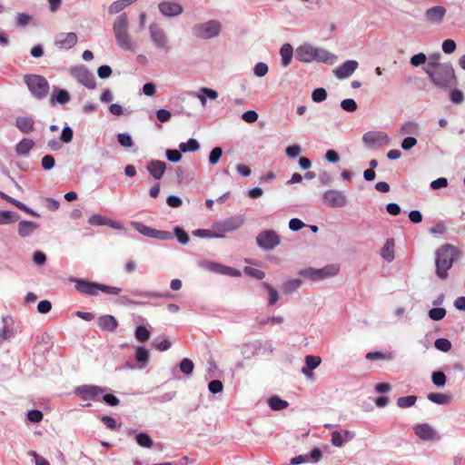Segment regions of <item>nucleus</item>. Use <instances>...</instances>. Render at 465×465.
<instances>
[{
  "mask_svg": "<svg viewBox=\"0 0 465 465\" xmlns=\"http://www.w3.org/2000/svg\"><path fill=\"white\" fill-rule=\"evenodd\" d=\"M456 256V248L450 244H445L436 252V273L439 278L445 280L448 271L451 268Z\"/></svg>",
  "mask_w": 465,
  "mask_h": 465,
  "instance_id": "f257e3e1",
  "label": "nucleus"
},
{
  "mask_svg": "<svg viewBox=\"0 0 465 465\" xmlns=\"http://www.w3.org/2000/svg\"><path fill=\"white\" fill-rule=\"evenodd\" d=\"M296 58L304 63L313 60L323 63H333L335 56L327 51L317 49L311 45H302L296 50Z\"/></svg>",
  "mask_w": 465,
  "mask_h": 465,
  "instance_id": "f03ea898",
  "label": "nucleus"
},
{
  "mask_svg": "<svg viewBox=\"0 0 465 465\" xmlns=\"http://www.w3.org/2000/svg\"><path fill=\"white\" fill-rule=\"evenodd\" d=\"M426 73L431 82L439 87H449L454 84V71L449 64L437 65L433 68H426Z\"/></svg>",
  "mask_w": 465,
  "mask_h": 465,
  "instance_id": "7ed1b4c3",
  "label": "nucleus"
},
{
  "mask_svg": "<svg viewBox=\"0 0 465 465\" xmlns=\"http://www.w3.org/2000/svg\"><path fill=\"white\" fill-rule=\"evenodd\" d=\"M128 18L127 15L125 13L120 15L116 17L114 25L113 30L114 36L117 40L118 45L126 50H133L134 45L131 41V37L127 32L128 30Z\"/></svg>",
  "mask_w": 465,
  "mask_h": 465,
  "instance_id": "20e7f679",
  "label": "nucleus"
},
{
  "mask_svg": "<svg viewBox=\"0 0 465 465\" xmlns=\"http://www.w3.org/2000/svg\"><path fill=\"white\" fill-rule=\"evenodd\" d=\"M24 82L35 98L41 100L47 96L49 93V84L44 76L26 74L24 76Z\"/></svg>",
  "mask_w": 465,
  "mask_h": 465,
  "instance_id": "39448f33",
  "label": "nucleus"
},
{
  "mask_svg": "<svg viewBox=\"0 0 465 465\" xmlns=\"http://www.w3.org/2000/svg\"><path fill=\"white\" fill-rule=\"evenodd\" d=\"M150 38L154 47L158 50L168 53L171 49L168 36L164 30L156 23L149 25Z\"/></svg>",
  "mask_w": 465,
  "mask_h": 465,
  "instance_id": "423d86ee",
  "label": "nucleus"
},
{
  "mask_svg": "<svg viewBox=\"0 0 465 465\" xmlns=\"http://www.w3.org/2000/svg\"><path fill=\"white\" fill-rule=\"evenodd\" d=\"M221 23L217 20H210L206 23L197 24L193 27V35L202 39H210L217 36L221 32Z\"/></svg>",
  "mask_w": 465,
  "mask_h": 465,
  "instance_id": "0eeeda50",
  "label": "nucleus"
},
{
  "mask_svg": "<svg viewBox=\"0 0 465 465\" xmlns=\"http://www.w3.org/2000/svg\"><path fill=\"white\" fill-rule=\"evenodd\" d=\"M339 266L335 264L327 265L322 269L308 268L301 271L300 274L313 281H321L335 276L339 272Z\"/></svg>",
  "mask_w": 465,
  "mask_h": 465,
  "instance_id": "6e6552de",
  "label": "nucleus"
},
{
  "mask_svg": "<svg viewBox=\"0 0 465 465\" xmlns=\"http://www.w3.org/2000/svg\"><path fill=\"white\" fill-rule=\"evenodd\" d=\"M279 235L272 230L261 232L256 237V242L263 250L271 251L280 244Z\"/></svg>",
  "mask_w": 465,
  "mask_h": 465,
  "instance_id": "1a4fd4ad",
  "label": "nucleus"
},
{
  "mask_svg": "<svg viewBox=\"0 0 465 465\" xmlns=\"http://www.w3.org/2000/svg\"><path fill=\"white\" fill-rule=\"evenodd\" d=\"M323 203L331 208L343 207L347 204L348 199L344 193L331 189L323 193Z\"/></svg>",
  "mask_w": 465,
  "mask_h": 465,
  "instance_id": "9d476101",
  "label": "nucleus"
},
{
  "mask_svg": "<svg viewBox=\"0 0 465 465\" xmlns=\"http://www.w3.org/2000/svg\"><path fill=\"white\" fill-rule=\"evenodd\" d=\"M134 228L139 232L141 234L153 239L159 240H171L173 239V234L167 231H160L153 228H151L142 223H134Z\"/></svg>",
  "mask_w": 465,
  "mask_h": 465,
  "instance_id": "9b49d317",
  "label": "nucleus"
},
{
  "mask_svg": "<svg viewBox=\"0 0 465 465\" xmlns=\"http://www.w3.org/2000/svg\"><path fill=\"white\" fill-rule=\"evenodd\" d=\"M75 391L83 400L99 401L106 391V388L95 385H83L77 387Z\"/></svg>",
  "mask_w": 465,
  "mask_h": 465,
  "instance_id": "f8f14e48",
  "label": "nucleus"
},
{
  "mask_svg": "<svg viewBox=\"0 0 465 465\" xmlns=\"http://www.w3.org/2000/svg\"><path fill=\"white\" fill-rule=\"evenodd\" d=\"M244 223V218L241 215L229 217L216 223L214 228L220 232H231L241 228Z\"/></svg>",
  "mask_w": 465,
  "mask_h": 465,
  "instance_id": "ddd939ff",
  "label": "nucleus"
},
{
  "mask_svg": "<svg viewBox=\"0 0 465 465\" xmlns=\"http://www.w3.org/2000/svg\"><path fill=\"white\" fill-rule=\"evenodd\" d=\"M446 13L447 10L444 6H433L427 9V11L424 14V19L428 24L439 25L443 21Z\"/></svg>",
  "mask_w": 465,
  "mask_h": 465,
  "instance_id": "4468645a",
  "label": "nucleus"
},
{
  "mask_svg": "<svg viewBox=\"0 0 465 465\" xmlns=\"http://www.w3.org/2000/svg\"><path fill=\"white\" fill-rule=\"evenodd\" d=\"M74 282L75 290L78 291L80 293L90 296H95L98 294V282H89L83 279H75L74 280Z\"/></svg>",
  "mask_w": 465,
  "mask_h": 465,
  "instance_id": "2eb2a0df",
  "label": "nucleus"
},
{
  "mask_svg": "<svg viewBox=\"0 0 465 465\" xmlns=\"http://www.w3.org/2000/svg\"><path fill=\"white\" fill-rule=\"evenodd\" d=\"M77 35L75 33H61L56 35L54 45L60 49H71L77 43Z\"/></svg>",
  "mask_w": 465,
  "mask_h": 465,
  "instance_id": "dca6fc26",
  "label": "nucleus"
},
{
  "mask_svg": "<svg viewBox=\"0 0 465 465\" xmlns=\"http://www.w3.org/2000/svg\"><path fill=\"white\" fill-rule=\"evenodd\" d=\"M158 8L164 16H177L183 11V6L175 2L163 1L158 5Z\"/></svg>",
  "mask_w": 465,
  "mask_h": 465,
  "instance_id": "f3484780",
  "label": "nucleus"
},
{
  "mask_svg": "<svg viewBox=\"0 0 465 465\" xmlns=\"http://www.w3.org/2000/svg\"><path fill=\"white\" fill-rule=\"evenodd\" d=\"M415 434L422 440H432L437 439V432L428 423L418 424L414 428Z\"/></svg>",
  "mask_w": 465,
  "mask_h": 465,
  "instance_id": "a211bd4d",
  "label": "nucleus"
},
{
  "mask_svg": "<svg viewBox=\"0 0 465 465\" xmlns=\"http://www.w3.org/2000/svg\"><path fill=\"white\" fill-rule=\"evenodd\" d=\"M76 79L85 87L93 89L95 87V78L92 73L85 68H79L75 72Z\"/></svg>",
  "mask_w": 465,
  "mask_h": 465,
  "instance_id": "6ab92c4d",
  "label": "nucleus"
},
{
  "mask_svg": "<svg viewBox=\"0 0 465 465\" xmlns=\"http://www.w3.org/2000/svg\"><path fill=\"white\" fill-rule=\"evenodd\" d=\"M147 170L154 179L160 180L166 170V163L163 161L152 160L147 164Z\"/></svg>",
  "mask_w": 465,
  "mask_h": 465,
  "instance_id": "aec40b11",
  "label": "nucleus"
},
{
  "mask_svg": "<svg viewBox=\"0 0 465 465\" xmlns=\"http://www.w3.org/2000/svg\"><path fill=\"white\" fill-rule=\"evenodd\" d=\"M358 67V63L354 60H348L344 62L337 70L335 71V75L339 79L347 78L351 75L354 71Z\"/></svg>",
  "mask_w": 465,
  "mask_h": 465,
  "instance_id": "412c9836",
  "label": "nucleus"
},
{
  "mask_svg": "<svg viewBox=\"0 0 465 465\" xmlns=\"http://www.w3.org/2000/svg\"><path fill=\"white\" fill-rule=\"evenodd\" d=\"M97 325L103 331H114L118 327V322L113 315L105 314L98 318Z\"/></svg>",
  "mask_w": 465,
  "mask_h": 465,
  "instance_id": "4be33fe9",
  "label": "nucleus"
},
{
  "mask_svg": "<svg viewBox=\"0 0 465 465\" xmlns=\"http://www.w3.org/2000/svg\"><path fill=\"white\" fill-rule=\"evenodd\" d=\"M322 362L319 356L308 355L305 357V366L302 368V373L307 376H312V371L316 369Z\"/></svg>",
  "mask_w": 465,
  "mask_h": 465,
  "instance_id": "5701e85b",
  "label": "nucleus"
},
{
  "mask_svg": "<svg viewBox=\"0 0 465 465\" xmlns=\"http://www.w3.org/2000/svg\"><path fill=\"white\" fill-rule=\"evenodd\" d=\"M38 224L31 221H21L18 223V234L21 237L31 235L37 228Z\"/></svg>",
  "mask_w": 465,
  "mask_h": 465,
  "instance_id": "b1692460",
  "label": "nucleus"
},
{
  "mask_svg": "<svg viewBox=\"0 0 465 465\" xmlns=\"http://www.w3.org/2000/svg\"><path fill=\"white\" fill-rule=\"evenodd\" d=\"M35 121L31 117H18L16 119L17 128L24 134H29L34 130Z\"/></svg>",
  "mask_w": 465,
  "mask_h": 465,
  "instance_id": "393cba45",
  "label": "nucleus"
},
{
  "mask_svg": "<svg viewBox=\"0 0 465 465\" xmlns=\"http://www.w3.org/2000/svg\"><path fill=\"white\" fill-rule=\"evenodd\" d=\"M70 101V94L66 90L61 89L54 91L50 98V104L54 105L55 103L64 104Z\"/></svg>",
  "mask_w": 465,
  "mask_h": 465,
  "instance_id": "a878e982",
  "label": "nucleus"
},
{
  "mask_svg": "<svg viewBox=\"0 0 465 465\" xmlns=\"http://www.w3.org/2000/svg\"><path fill=\"white\" fill-rule=\"evenodd\" d=\"M293 54L292 46L290 44H284L281 50L280 54L282 57V64L283 66H288L292 61Z\"/></svg>",
  "mask_w": 465,
  "mask_h": 465,
  "instance_id": "bb28decb",
  "label": "nucleus"
},
{
  "mask_svg": "<svg viewBox=\"0 0 465 465\" xmlns=\"http://www.w3.org/2000/svg\"><path fill=\"white\" fill-rule=\"evenodd\" d=\"M34 145L35 143L31 139L25 138L16 144L15 151L20 155H26Z\"/></svg>",
  "mask_w": 465,
  "mask_h": 465,
  "instance_id": "cd10ccee",
  "label": "nucleus"
},
{
  "mask_svg": "<svg viewBox=\"0 0 465 465\" xmlns=\"http://www.w3.org/2000/svg\"><path fill=\"white\" fill-rule=\"evenodd\" d=\"M135 1L136 0H117L109 6L108 11L111 15L118 14Z\"/></svg>",
  "mask_w": 465,
  "mask_h": 465,
  "instance_id": "c85d7f7f",
  "label": "nucleus"
},
{
  "mask_svg": "<svg viewBox=\"0 0 465 465\" xmlns=\"http://www.w3.org/2000/svg\"><path fill=\"white\" fill-rule=\"evenodd\" d=\"M428 400L437 404H448L450 401V396L439 393V392H430L428 394Z\"/></svg>",
  "mask_w": 465,
  "mask_h": 465,
  "instance_id": "c756f323",
  "label": "nucleus"
},
{
  "mask_svg": "<svg viewBox=\"0 0 465 465\" xmlns=\"http://www.w3.org/2000/svg\"><path fill=\"white\" fill-rule=\"evenodd\" d=\"M393 247L394 241L392 239H389L381 249V256L389 262L394 259Z\"/></svg>",
  "mask_w": 465,
  "mask_h": 465,
  "instance_id": "7c9ffc66",
  "label": "nucleus"
},
{
  "mask_svg": "<svg viewBox=\"0 0 465 465\" xmlns=\"http://www.w3.org/2000/svg\"><path fill=\"white\" fill-rule=\"evenodd\" d=\"M268 404L273 411H282L288 407V402L280 399L278 396H272L269 399Z\"/></svg>",
  "mask_w": 465,
  "mask_h": 465,
  "instance_id": "2f4dec72",
  "label": "nucleus"
},
{
  "mask_svg": "<svg viewBox=\"0 0 465 465\" xmlns=\"http://www.w3.org/2000/svg\"><path fill=\"white\" fill-rule=\"evenodd\" d=\"M200 148L199 143L195 139H189L186 143H181L179 149L183 153L195 152Z\"/></svg>",
  "mask_w": 465,
  "mask_h": 465,
  "instance_id": "473e14b6",
  "label": "nucleus"
},
{
  "mask_svg": "<svg viewBox=\"0 0 465 465\" xmlns=\"http://www.w3.org/2000/svg\"><path fill=\"white\" fill-rule=\"evenodd\" d=\"M417 401V397L414 395L400 397L397 400V406L401 409L410 408L413 406Z\"/></svg>",
  "mask_w": 465,
  "mask_h": 465,
  "instance_id": "72a5a7b5",
  "label": "nucleus"
},
{
  "mask_svg": "<svg viewBox=\"0 0 465 465\" xmlns=\"http://www.w3.org/2000/svg\"><path fill=\"white\" fill-rule=\"evenodd\" d=\"M366 359L374 361V360H386L391 361L393 359V354L391 352L382 353L380 351H370L366 354Z\"/></svg>",
  "mask_w": 465,
  "mask_h": 465,
  "instance_id": "f704fd0d",
  "label": "nucleus"
},
{
  "mask_svg": "<svg viewBox=\"0 0 465 465\" xmlns=\"http://www.w3.org/2000/svg\"><path fill=\"white\" fill-rule=\"evenodd\" d=\"M193 234L194 236L200 237V238H222L223 235L219 234L215 232L205 230V229H198L193 232Z\"/></svg>",
  "mask_w": 465,
  "mask_h": 465,
  "instance_id": "c9c22d12",
  "label": "nucleus"
},
{
  "mask_svg": "<svg viewBox=\"0 0 465 465\" xmlns=\"http://www.w3.org/2000/svg\"><path fill=\"white\" fill-rule=\"evenodd\" d=\"M136 442L143 448H151L153 446V440L151 437L144 432H141L136 435Z\"/></svg>",
  "mask_w": 465,
  "mask_h": 465,
  "instance_id": "e433bc0d",
  "label": "nucleus"
},
{
  "mask_svg": "<svg viewBox=\"0 0 465 465\" xmlns=\"http://www.w3.org/2000/svg\"><path fill=\"white\" fill-rule=\"evenodd\" d=\"M135 338L140 342H144L150 338V331L143 325H140L135 330Z\"/></svg>",
  "mask_w": 465,
  "mask_h": 465,
  "instance_id": "4c0bfd02",
  "label": "nucleus"
},
{
  "mask_svg": "<svg viewBox=\"0 0 465 465\" xmlns=\"http://www.w3.org/2000/svg\"><path fill=\"white\" fill-rule=\"evenodd\" d=\"M193 362L188 358L183 359L182 361L180 362V370L185 375L192 374L193 371Z\"/></svg>",
  "mask_w": 465,
  "mask_h": 465,
  "instance_id": "58836bf2",
  "label": "nucleus"
},
{
  "mask_svg": "<svg viewBox=\"0 0 465 465\" xmlns=\"http://www.w3.org/2000/svg\"><path fill=\"white\" fill-rule=\"evenodd\" d=\"M14 214L11 211H0V225L15 223L17 217H14Z\"/></svg>",
  "mask_w": 465,
  "mask_h": 465,
  "instance_id": "ea45409f",
  "label": "nucleus"
},
{
  "mask_svg": "<svg viewBox=\"0 0 465 465\" xmlns=\"http://www.w3.org/2000/svg\"><path fill=\"white\" fill-rule=\"evenodd\" d=\"M301 285L302 281L300 279L288 281L283 284V292L284 293H291L296 291Z\"/></svg>",
  "mask_w": 465,
  "mask_h": 465,
  "instance_id": "a19ab883",
  "label": "nucleus"
},
{
  "mask_svg": "<svg viewBox=\"0 0 465 465\" xmlns=\"http://www.w3.org/2000/svg\"><path fill=\"white\" fill-rule=\"evenodd\" d=\"M434 346L436 347V349L443 352H447L451 349L450 341L445 338L437 339L434 342Z\"/></svg>",
  "mask_w": 465,
  "mask_h": 465,
  "instance_id": "79ce46f5",
  "label": "nucleus"
},
{
  "mask_svg": "<svg viewBox=\"0 0 465 465\" xmlns=\"http://www.w3.org/2000/svg\"><path fill=\"white\" fill-rule=\"evenodd\" d=\"M135 357H136L137 361L140 362L143 366L149 361V352L143 347H138L136 350Z\"/></svg>",
  "mask_w": 465,
  "mask_h": 465,
  "instance_id": "37998d69",
  "label": "nucleus"
},
{
  "mask_svg": "<svg viewBox=\"0 0 465 465\" xmlns=\"http://www.w3.org/2000/svg\"><path fill=\"white\" fill-rule=\"evenodd\" d=\"M263 287L267 290V292L269 293V304L270 305L275 304L277 302V301L279 300L278 292L267 282H263Z\"/></svg>",
  "mask_w": 465,
  "mask_h": 465,
  "instance_id": "c03bdc74",
  "label": "nucleus"
},
{
  "mask_svg": "<svg viewBox=\"0 0 465 465\" xmlns=\"http://www.w3.org/2000/svg\"><path fill=\"white\" fill-rule=\"evenodd\" d=\"M431 380L437 387L444 386L446 383V376L442 371H434L431 375Z\"/></svg>",
  "mask_w": 465,
  "mask_h": 465,
  "instance_id": "a18cd8bd",
  "label": "nucleus"
},
{
  "mask_svg": "<svg viewBox=\"0 0 465 465\" xmlns=\"http://www.w3.org/2000/svg\"><path fill=\"white\" fill-rule=\"evenodd\" d=\"M446 315V310L444 308H432L429 312V316L433 321H440Z\"/></svg>",
  "mask_w": 465,
  "mask_h": 465,
  "instance_id": "49530a36",
  "label": "nucleus"
},
{
  "mask_svg": "<svg viewBox=\"0 0 465 465\" xmlns=\"http://www.w3.org/2000/svg\"><path fill=\"white\" fill-rule=\"evenodd\" d=\"M174 235L176 236L177 240L182 243V244H186L189 242V236L188 234L186 233V232L182 229L181 227H178L176 226L174 228Z\"/></svg>",
  "mask_w": 465,
  "mask_h": 465,
  "instance_id": "de8ad7c7",
  "label": "nucleus"
},
{
  "mask_svg": "<svg viewBox=\"0 0 465 465\" xmlns=\"http://www.w3.org/2000/svg\"><path fill=\"white\" fill-rule=\"evenodd\" d=\"M213 271L220 273L234 275L235 270L231 267H225L218 263H213L210 267Z\"/></svg>",
  "mask_w": 465,
  "mask_h": 465,
  "instance_id": "09e8293b",
  "label": "nucleus"
},
{
  "mask_svg": "<svg viewBox=\"0 0 465 465\" xmlns=\"http://www.w3.org/2000/svg\"><path fill=\"white\" fill-rule=\"evenodd\" d=\"M312 98L316 103L322 102L327 98V92L324 88H317L312 92Z\"/></svg>",
  "mask_w": 465,
  "mask_h": 465,
  "instance_id": "8fccbe9b",
  "label": "nucleus"
},
{
  "mask_svg": "<svg viewBox=\"0 0 465 465\" xmlns=\"http://www.w3.org/2000/svg\"><path fill=\"white\" fill-rule=\"evenodd\" d=\"M74 132L71 127L65 126L62 130V134L60 135V141L65 143H70L73 140Z\"/></svg>",
  "mask_w": 465,
  "mask_h": 465,
  "instance_id": "3c124183",
  "label": "nucleus"
},
{
  "mask_svg": "<svg viewBox=\"0 0 465 465\" xmlns=\"http://www.w3.org/2000/svg\"><path fill=\"white\" fill-rule=\"evenodd\" d=\"M223 154V150L221 147H215L212 150V152L210 153V155H209V162L211 164H216L221 156Z\"/></svg>",
  "mask_w": 465,
  "mask_h": 465,
  "instance_id": "603ef678",
  "label": "nucleus"
},
{
  "mask_svg": "<svg viewBox=\"0 0 465 465\" xmlns=\"http://www.w3.org/2000/svg\"><path fill=\"white\" fill-rule=\"evenodd\" d=\"M381 135L372 133H367L363 135V142L369 145H374L381 141Z\"/></svg>",
  "mask_w": 465,
  "mask_h": 465,
  "instance_id": "864d4df0",
  "label": "nucleus"
},
{
  "mask_svg": "<svg viewBox=\"0 0 465 465\" xmlns=\"http://www.w3.org/2000/svg\"><path fill=\"white\" fill-rule=\"evenodd\" d=\"M341 106L344 111L354 112L357 109V104L353 99H344L341 103Z\"/></svg>",
  "mask_w": 465,
  "mask_h": 465,
  "instance_id": "5fc2aeb1",
  "label": "nucleus"
},
{
  "mask_svg": "<svg viewBox=\"0 0 465 465\" xmlns=\"http://www.w3.org/2000/svg\"><path fill=\"white\" fill-rule=\"evenodd\" d=\"M417 132V124L413 122H407L401 127V134H415Z\"/></svg>",
  "mask_w": 465,
  "mask_h": 465,
  "instance_id": "6e6d98bb",
  "label": "nucleus"
},
{
  "mask_svg": "<svg viewBox=\"0 0 465 465\" xmlns=\"http://www.w3.org/2000/svg\"><path fill=\"white\" fill-rule=\"evenodd\" d=\"M99 292H103L108 294L118 295L121 293L122 289L114 286H108L99 283Z\"/></svg>",
  "mask_w": 465,
  "mask_h": 465,
  "instance_id": "4d7b16f0",
  "label": "nucleus"
},
{
  "mask_svg": "<svg viewBox=\"0 0 465 465\" xmlns=\"http://www.w3.org/2000/svg\"><path fill=\"white\" fill-rule=\"evenodd\" d=\"M117 140L122 146L132 147L134 143L132 137L127 134H120L117 136Z\"/></svg>",
  "mask_w": 465,
  "mask_h": 465,
  "instance_id": "13d9d810",
  "label": "nucleus"
},
{
  "mask_svg": "<svg viewBox=\"0 0 465 465\" xmlns=\"http://www.w3.org/2000/svg\"><path fill=\"white\" fill-rule=\"evenodd\" d=\"M27 419L31 422H40L43 420V413L38 410L29 411L27 413Z\"/></svg>",
  "mask_w": 465,
  "mask_h": 465,
  "instance_id": "bf43d9fd",
  "label": "nucleus"
},
{
  "mask_svg": "<svg viewBox=\"0 0 465 465\" xmlns=\"http://www.w3.org/2000/svg\"><path fill=\"white\" fill-rule=\"evenodd\" d=\"M332 445H334L335 447H341L343 445V443L345 442L344 439H343V436L341 434V432L340 431H333L331 433V440Z\"/></svg>",
  "mask_w": 465,
  "mask_h": 465,
  "instance_id": "052dcab7",
  "label": "nucleus"
},
{
  "mask_svg": "<svg viewBox=\"0 0 465 465\" xmlns=\"http://www.w3.org/2000/svg\"><path fill=\"white\" fill-rule=\"evenodd\" d=\"M242 119L248 124H252L258 119V114L253 110H249L242 114Z\"/></svg>",
  "mask_w": 465,
  "mask_h": 465,
  "instance_id": "680f3d73",
  "label": "nucleus"
},
{
  "mask_svg": "<svg viewBox=\"0 0 465 465\" xmlns=\"http://www.w3.org/2000/svg\"><path fill=\"white\" fill-rule=\"evenodd\" d=\"M426 60H427L426 55L423 53H419L417 54H414L411 58V64L413 66H419V65L425 64Z\"/></svg>",
  "mask_w": 465,
  "mask_h": 465,
  "instance_id": "e2e57ef3",
  "label": "nucleus"
},
{
  "mask_svg": "<svg viewBox=\"0 0 465 465\" xmlns=\"http://www.w3.org/2000/svg\"><path fill=\"white\" fill-rule=\"evenodd\" d=\"M54 158L52 156V155H45L43 158H42V167L45 169V170H51L54 166Z\"/></svg>",
  "mask_w": 465,
  "mask_h": 465,
  "instance_id": "0e129e2a",
  "label": "nucleus"
},
{
  "mask_svg": "<svg viewBox=\"0 0 465 465\" xmlns=\"http://www.w3.org/2000/svg\"><path fill=\"white\" fill-rule=\"evenodd\" d=\"M166 157L172 163H177L181 160L182 154L181 151L178 150H167Z\"/></svg>",
  "mask_w": 465,
  "mask_h": 465,
  "instance_id": "69168bd1",
  "label": "nucleus"
},
{
  "mask_svg": "<svg viewBox=\"0 0 465 465\" xmlns=\"http://www.w3.org/2000/svg\"><path fill=\"white\" fill-rule=\"evenodd\" d=\"M456 49V43L451 39H447L442 43V50L446 54H451Z\"/></svg>",
  "mask_w": 465,
  "mask_h": 465,
  "instance_id": "338daca9",
  "label": "nucleus"
},
{
  "mask_svg": "<svg viewBox=\"0 0 465 465\" xmlns=\"http://www.w3.org/2000/svg\"><path fill=\"white\" fill-rule=\"evenodd\" d=\"M208 388L213 393H219L223 391V385L221 381L213 380L209 382Z\"/></svg>",
  "mask_w": 465,
  "mask_h": 465,
  "instance_id": "774afa93",
  "label": "nucleus"
}]
</instances>
